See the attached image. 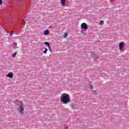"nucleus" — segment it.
<instances>
[{"instance_id":"nucleus-1","label":"nucleus","mask_w":129,"mask_h":129,"mask_svg":"<svg viewBox=\"0 0 129 129\" xmlns=\"http://www.w3.org/2000/svg\"><path fill=\"white\" fill-rule=\"evenodd\" d=\"M60 99L63 104H67L70 102V96L68 94L63 93L61 95Z\"/></svg>"},{"instance_id":"nucleus-2","label":"nucleus","mask_w":129,"mask_h":129,"mask_svg":"<svg viewBox=\"0 0 129 129\" xmlns=\"http://www.w3.org/2000/svg\"><path fill=\"white\" fill-rule=\"evenodd\" d=\"M18 110L21 114H23V113L24 112V110H25V109L24 108V106L23 105L22 103H21L20 107L18 108Z\"/></svg>"},{"instance_id":"nucleus-3","label":"nucleus","mask_w":129,"mask_h":129,"mask_svg":"<svg viewBox=\"0 0 129 129\" xmlns=\"http://www.w3.org/2000/svg\"><path fill=\"white\" fill-rule=\"evenodd\" d=\"M125 45V43L124 42H120L119 45V48L120 51H122V49H123V46Z\"/></svg>"},{"instance_id":"nucleus-4","label":"nucleus","mask_w":129,"mask_h":129,"mask_svg":"<svg viewBox=\"0 0 129 129\" xmlns=\"http://www.w3.org/2000/svg\"><path fill=\"white\" fill-rule=\"evenodd\" d=\"M81 27L84 30H87V28H88V26H87V24L85 23H82V25H81Z\"/></svg>"},{"instance_id":"nucleus-5","label":"nucleus","mask_w":129,"mask_h":129,"mask_svg":"<svg viewBox=\"0 0 129 129\" xmlns=\"http://www.w3.org/2000/svg\"><path fill=\"white\" fill-rule=\"evenodd\" d=\"M60 3L62 7H65V4H66V0H60Z\"/></svg>"},{"instance_id":"nucleus-6","label":"nucleus","mask_w":129,"mask_h":129,"mask_svg":"<svg viewBox=\"0 0 129 129\" xmlns=\"http://www.w3.org/2000/svg\"><path fill=\"white\" fill-rule=\"evenodd\" d=\"M7 77H9V78H13L14 77V74L13 73H10L7 75Z\"/></svg>"},{"instance_id":"nucleus-7","label":"nucleus","mask_w":129,"mask_h":129,"mask_svg":"<svg viewBox=\"0 0 129 129\" xmlns=\"http://www.w3.org/2000/svg\"><path fill=\"white\" fill-rule=\"evenodd\" d=\"M44 35H49V31L48 30H46L44 31Z\"/></svg>"},{"instance_id":"nucleus-8","label":"nucleus","mask_w":129,"mask_h":129,"mask_svg":"<svg viewBox=\"0 0 129 129\" xmlns=\"http://www.w3.org/2000/svg\"><path fill=\"white\" fill-rule=\"evenodd\" d=\"M45 45H46V46H48V47H50V43L48 42H44Z\"/></svg>"},{"instance_id":"nucleus-9","label":"nucleus","mask_w":129,"mask_h":129,"mask_svg":"<svg viewBox=\"0 0 129 129\" xmlns=\"http://www.w3.org/2000/svg\"><path fill=\"white\" fill-rule=\"evenodd\" d=\"M103 24H104V21L102 20L100 22V25H101V26H102V25H103Z\"/></svg>"},{"instance_id":"nucleus-10","label":"nucleus","mask_w":129,"mask_h":129,"mask_svg":"<svg viewBox=\"0 0 129 129\" xmlns=\"http://www.w3.org/2000/svg\"><path fill=\"white\" fill-rule=\"evenodd\" d=\"M17 54H18V52H15L14 54H12V57H13V58H15V57H16V55H17Z\"/></svg>"},{"instance_id":"nucleus-11","label":"nucleus","mask_w":129,"mask_h":129,"mask_svg":"<svg viewBox=\"0 0 129 129\" xmlns=\"http://www.w3.org/2000/svg\"><path fill=\"white\" fill-rule=\"evenodd\" d=\"M17 45H18V44L17 43H16V42L13 43V46L14 47H17Z\"/></svg>"},{"instance_id":"nucleus-12","label":"nucleus","mask_w":129,"mask_h":129,"mask_svg":"<svg viewBox=\"0 0 129 129\" xmlns=\"http://www.w3.org/2000/svg\"><path fill=\"white\" fill-rule=\"evenodd\" d=\"M47 51H48V49L45 48V50L44 51V54H47Z\"/></svg>"},{"instance_id":"nucleus-13","label":"nucleus","mask_w":129,"mask_h":129,"mask_svg":"<svg viewBox=\"0 0 129 129\" xmlns=\"http://www.w3.org/2000/svg\"><path fill=\"white\" fill-rule=\"evenodd\" d=\"M63 38H66V37H67V33H66L63 34Z\"/></svg>"},{"instance_id":"nucleus-14","label":"nucleus","mask_w":129,"mask_h":129,"mask_svg":"<svg viewBox=\"0 0 129 129\" xmlns=\"http://www.w3.org/2000/svg\"><path fill=\"white\" fill-rule=\"evenodd\" d=\"M22 25H25L26 24V22H25V21L22 20Z\"/></svg>"},{"instance_id":"nucleus-15","label":"nucleus","mask_w":129,"mask_h":129,"mask_svg":"<svg viewBox=\"0 0 129 129\" xmlns=\"http://www.w3.org/2000/svg\"><path fill=\"white\" fill-rule=\"evenodd\" d=\"M48 48H49L50 52H52V49H51V47L50 46L48 47Z\"/></svg>"},{"instance_id":"nucleus-16","label":"nucleus","mask_w":129,"mask_h":129,"mask_svg":"<svg viewBox=\"0 0 129 129\" xmlns=\"http://www.w3.org/2000/svg\"><path fill=\"white\" fill-rule=\"evenodd\" d=\"M13 34H14V31H12V32L10 33V36H13Z\"/></svg>"},{"instance_id":"nucleus-17","label":"nucleus","mask_w":129,"mask_h":129,"mask_svg":"<svg viewBox=\"0 0 129 129\" xmlns=\"http://www.w3.org/2000/svg\"><path fill=\"white\" fill-rule=\"evenodd\" d=\"M3 4V0H0V5H2Z\"/></svg>"},{"instance_id":"nucleus-18","label":"nucleus","mask_w":129,"mask_h":129,"mask_svg":"<svg viewBox=\"0 0 129 129\" xmlns=\"http://www.w3.org/2000/svg\"><path fill=\"white\" fill-rule=\"evenodd\" d=\"M93 86H92V85H91V88H93Z\"/></svg>"}]
</instances>
